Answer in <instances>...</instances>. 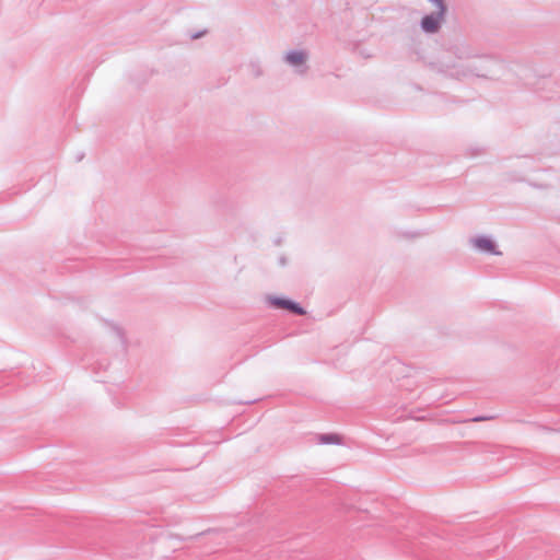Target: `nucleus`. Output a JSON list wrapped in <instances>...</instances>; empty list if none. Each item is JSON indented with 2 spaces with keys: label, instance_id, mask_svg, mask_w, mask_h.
Segmentation results:
<instances>
[{
  "label": "nucleus",
  "instance_id": "f257e3e1",
  "mask_svg": "<svg viewBox=\"0 0 560 560\" xmlns=\"http://www.w3.org/2000/svg\"><path fill=\"white\" fill-rule=\"evenodd\" d=\"M474 245L477 249L490 254L499 255L500 253L495 250V245L493 242L487 237H478L474 241Z\"/></svg>",
  "mask_w": 560,
  "mask_h": 560
},
{
  "label": "nucleus",
  "instance_id": "f03ea898",
  "mask_svg": "<svg viewBox=\"0 0 560 560\" xmlns=\"http://www.w3.org/2000/svg\"><path fill=\"white\" fill-rule=\"evenodd\" d=\"M275 305H277L279 307H282V308L290 310V311H292L294 313H298V314H302L303 313L302 308L299 307V305H296L293 302L288 301V300H276L275 301Z\"/></svg>",
  "mask_w": 560,
  "mask_h": 560
},
{
  "label": "nucleus",
  "instance_id": "7ed1b4c3",
  "mask_svg": "<svg viewBox=\"0 0 560 560\" xmlns=\"http://www.w3.org/2000/svg\"><path fill=\"white\" fill-rule=\"evenodd\" d=\"M287 60L292 65H301L305 61V55L301 51H294L287 56Z\"/></svg>",
  "mask_w": 560,
  "mask_h": 560
},
{
  "label": "nucleus",
  "instance_id": "20e7f679",
  "mask_svg": "<svg viewBox=\"0 0 560 560\" xmlns=\"http://www.w3.org/2000/svg\"><path fill=\"white\" fill-rule=\"evenodd\" d=\"M320 442L322 443H339V438L337 435H332V434L322 435Z\"/></svg>",
  "mask_w": 560,
  "mask_h": 560
},
{
  "label": "nucleus",
  "instance_id": "39448f33",
  "mask_svg": "<svg viewBox=\"0 0 560 560\" xmlns=\"http://www.w3.org/2000/svg\"><path fill=\"white\" fill-rule=\"evenodd\" d=\"M490 418H477L475 419L476 421H481V420H489Z\"/></svg>",
  "mask_w": 560,
  "mask_h": 560
}]
</instances>
